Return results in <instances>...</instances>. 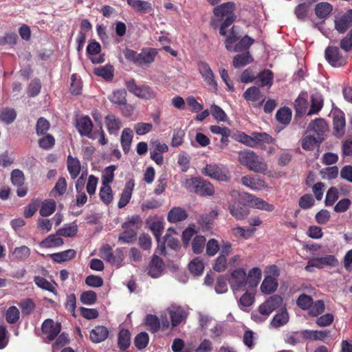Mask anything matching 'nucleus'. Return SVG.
<instances>
[{"instance_id":"35","label":"nucleus","mask_w":352,"mask_h":352,"mask_svg":"<svg viewBox=\"0 0 352 352\" xmlns=\"http://www.w3.org/2000/svg\"><path fill=\"white\" fill-rule=\"evenodd\" d=\"M133 188V184L131 182L126 184L118 204V206L120 208L124 207L129 202L132 195Z\"/></svg>"},{"instance_id":"3","label":"nucleus","mask_w":352,"mask_h":352,"mask_svg":"<svg viewBox=\"0 0 352 352\" xmlns=\"http://www.w3.org/2000/svg\"><path fill=\"white\" fill-rule=\"evenodd\" d=\"M231 289L234 296L239 292L244 291L248 285L246 271L243 268H237L233 270L229 278Z\"/></svg>"},{"instance_id":"24","label":"nucleus","mask_w":352,"mask_h":352,"mask_svg":"<svg viewBox=\"0 0 352 352\" xmlns=\"http://www.w3.org/2000/svg\"><path fill=\"white\" fill-rule=\"evenodd\" d=\"M255 300V294L250 290L245 292L238 300V305L243 311H248V308L253 305Z\"/></svg>"},{"instance_id":"38","label":"nucleus","mask_w":352,"mask_h":352,"mask_svg":"<svg viewBox=\"0 0 352 352\" xmlns=\"http://www.w3.org/2000/svg\"><path fill=\"white\" fill-rule=\"evenodd\" d=\"M76 255L74 250L69 249L58 253L50 254V257L53 261L57 263L67 261L73 258Z\"/></svg>"},{"instance_id":"25","label":"nucleus","mask_w":352,"mask_h":352,"mask_svg":"<svg viewBox=\"0 0 352 352\" xmlns=\"http://www.w3.org/2000/svg\"><path fill=\"white\" fill-rule=\"evenodd\" d=\"M315 13L320 19H327L333 10V6L328 2H320L315 6Z\"/></svg>"},{"instance_id":"63","label":"nucleus","mask_w":352,"mask_h":352,"mask_svg":"<svg viewBox=\"0 0 352 352\" xmlns=\"http://www.w3.org/2000/svg\"><path fill=\"white\" fill-rule=\"evenodd\" d=\"M94 73L99 76L102 77L106 80H111L113 78V68L110 65H105L104 67L96 68Z\"/></svg>"},{"instance_id":"37","label":"nucleus","mask_w":352,"mask_h":352,"mask_svg":"<svg viewBox=\"0 0 352 352\" xmlns=\"http://www.w3.org/2000/svg\"><path fill=\"white\" fill-rule=\"evenodd\" d=\"M255 232V229L243 227H234L231 229V234L236 238H243L245 239L250 238Z\"/></svg>"},{"instance_id":"56","label":"nucleus","mask_w":352,"mask_h":352,"mask_svg":"<svg viewBox=\"0 0 352 352\" xmlns=\"http://www.w3.org/2000/svg\"><path fill=\"white\" fill-rule=\"evenodd\" d=\"M309 309V314L311 316L316 317L324 312V303L322 300H316L315 302H312Z\"/></svg>"},{"instance_id":"64","label":"nucleus","mask_w":352,"mask_h":352,"mask_svg":"<svg viewBox=\"0 0 352 352\" xmlns=\"http://www.w3.org/2000/svg\"><path fill=\"white\" fill-rule=\"evenodd\" d=\"M254 42V40L248 36H245L234 45V52H240L248 49Z\"/></svg>"},{"instance_id":"59","label":"nucleus","mask_w":352,"mask_h":352,"mask_svg":"<svg viewBox=\"0 0 352 352\" xmlns=\"http://www.w3.org/2000/svg\"><path fill=\"white\" fill-rule=\"evenodd\" d=\"M204 270V263L198 258L193 259L189 263V270L194 275H196V276L201 275L203 273Z\"/></svg>"},{"instance_id":"21","label":"nucleus","mask_w":352,"mask_h":352,"mask_svg":"<svg viewBox=\"0 0 352 352\" xmlns=\"http://www.w3.org/2000/svg\"><path fill=\"white\" fill-rule=\"evenodd\" d=\"M329 331L303 330L300 331L302 339L310 340H324L329 335Z\"/></svg>"},{"instance_id":"28","label":"nucleus","mask_w":352,"mask_h":352,"mask_svg":"<svg viewBox=\"0 0 352 352\" xmlns=\"http://www.w3.org/2000/svg\"><path fill=\"white\" fill-rule=\"evenodd\" d=\"M105 124L109 133L111 134H116L122 126L120 119L113 114L106 116Z\"/></svg>"},{"instance_id":"50","label":"nucleus","mask_w":352,"mask_h":352,"mask_svg":"<svg viewBox=\"0 0 352 352\" xmlns=\"http://www.w3.org/2000/svg\"><path fill=\"white\" fill-rule=\"evenodd\" d=\"M131 343L130 332L126 329H122L118 335V346L120 349H127Z\"/></svg>"},{"instance_id":"10","label":"nucleus","mask_w":352,"mask_h":352,"mask_svg":"<svg viewBox=\"0 0 352 352\" xmlns=\"http://www.w3.org/2000/svg\"><path fill=\"white\" fill-rule=\"evenodd\" d=\"M199 71L206 84L212 91L217 90V82L214 80V74L210 66L206 63L199 64Z\"/></svg>"},{"instance_id":"9","label":"nucleus","mask_w":352,"mask_h":352,"mask_svg":"<svg viewBox=\"0 0 352 352\" xmlns=\"http://www.w3.org/2000/svg\"><path fill=\"white\" fill-rule=\"evenodd\" d=\"M325 58L334 67H340L345 64V59L336 46H329L325 50Z\"/></svg>"},{"instance_id":"44","label":"nucleus","mask_w":352,"mask_h":352,"mask_svg":"<svg viewBox=\"0 0 352 352\" xmlns=\"http://www.w3.org/2000/svg\"><path fill=\"white\" fill-rule=\"evenodd\" d=\"M311 107L307 113V116H311L318 113L323 106V100L320 94H314L311 98Z\"/></svg>"},{"instance_id":"11","label":"nucleus","mask_w":352,"mask_h":352,"mask_svg":"<svg viewBox=\"0 0 352 352\" xmlns=\"http://www.w3.org/2000/svg\"><path fill=\"white\" fill-rule=\"evenodd\" d=\"M245 200L250 207L265 210L267 212H271L274 209L273 205L266 202L261 198L256 197L249 193L245 194Z\"/></svg>"},{"instance_id":"39","label":"nucleus","mask_w":352,"mask_h":352,"mask_svg":"<svg viewBox=\"0 0 352 352\" xmlns=\"http://www.w3.org/2000/svg\"><path fill=\"white\" fill-rule=\"evenodd\" d=\"M253 61V58L248 52L238 54L233 58V66L235 68L244 67Z\"/></svg>"},{"instance_id":"8","label":"nucleus","mask_w":352,"mask_h":352,"mask_svg":"<svg viewBox=\"0 0 352 352\" xmlns=\"http://www.w3.org/2000/svg\"><path fill=\"white\" fill-rule=\"evenodd\" d=\"M283 303V298L274 295L258 307V312L261 315L269 316L274 310L278 308Z\"/></svg>"},{"instance_id":"57","label":"nucleus","mask_w":352,"mask_h":352,"mask_svg":"<svg viewBox=\"0 0 352 352\" xmlns=\"http://www.w3.org/2000/svg\"><path fill=\"white\" fill-rule=\"evenodd\" d=\"M201 179L200 177H192L190 179H186L183 182V186L187 189L190 192H197V191H199L198 190L199 185L201 184Z\"/></svg>"},{"instance_id":"22","label":"nucleus","mask_w":352,"mask_h":352,"mask_svg":"<svg viewBox=\"0 0 352 352\" xmlns=\"http://www.w3.org/2000/svg\"><path fill=\"white\" fill-rule=\"evenodd\" d=\"M109 335L108 329L104 326H97L89 333V338L94 343H100L105 340Z\"/></svg>"},{"instance_id":"47","label":"nucleus","mask_w":352,"mask_h":352,"mask_svg":"<svg viewBox=\"0 0 352 352\" xmlns=\"http://www.w3.org/2000/svg\"><path fill=\"white\" fill-rule=\"evenodd\" d=\"M324 138L314 137V135H307L302 139V147L307 151L314 150L317 143L322 142Z\"/></svg>"},{"instance_id":"1","label":"nucleus","mask_w":352,"mask_h":352,"mask_svg":"<svg viewBox=\"0 0 352 352\" xmlns=\"http://www.w3.org/2000/svg\"><path fill=\"white\" fill-rule=\"evenodd\" d=\"M239 162L246 166L250 170L257 173L269 174L268 166L265 160L250 150L241 151L239 153Z\"/></svg>"},{"instance_id":"19","label":"nucleus","mask_w":352,"mask_h":352,"mask_svg":"<svg viewBox=\"0 0 352 352\" xmlns=\"http://www.w3.org/2000/svg\"><path fill=\"white\" fill-rule=\"evenodd\" d=\"M157 54L154 49H146L138 54L136 65L146 66L153 63Z\"/></svg>"},{"instance_id":"15","label":"nucleus","mask_w":352,"mask_h":352,"mask_svg":"<svg viewBox=\"0 0 352 352\" xmlns=\"http://www.w3.org/2000/svg\"><path fill=\"white\" fill-rule=\"evenodd\" d=\"M327 130L328 125L326 121L322 118H316L309 124L307 131L308 133H314L317 135L318 138H323V134Z\"/></svg>"},{"instance_id":"41","label":"nucleus","mask_w":352,"mask_h":352,"mask_svg":"<svg viewBox=\"0 0 352 352\" xmlns=\"http://www.w3.org/2000/svg\"><path fill=\"white\" fill-rule=\"evenodd\" d=\"M16 118V112L12 108H3L0 111V120L6 124H10Z\"/></svg>"},{"instance_id":"5","label":"nucleus","mask_w":352,"mask_h":352,"mask_svg":"<svg viewBox=\"0 0 352 352\" xmlns=\"http://www.w3.org/2000/svg\"><path fill=\"white\" fill-rule=\"evenodd\" d=\"M167 312L170 315L173 327H176L185 322L188 316L187 309L175 304L170 305L167 308Z\"/></svg>"},{"instance_id":"7","label":"nucleus","mask_w":352,"mask_h":352,"mask_svg":"<svg viewBox=\"0 0 352 352\" xmlns=\"http://www.w3.org/2000/svg\"><path fill=\"white\" fill-rule=\"evenodd\" d=\"M100 256L112 265L120 266L123 260L121 251L118 250L114 255L112 253V248L109 245H104L100 248Z\"/></svg>"},{"instance_id":"30","label":"nucleus","mask_w":352,"mask_h":352,"mask_svg":"<svg viewBox=\"0 0 352 352\" xmlns=\"http://www.w3.org/2000/svg\"><path fill=\"white\" fill-rule=\"evenodd\" d=\"M150 228L158 243L157 250L160 254H163L165 250V246L164 243H160V237L163 230L162 223L160 221L153 222Z\"/></svg>"},{"instance_id":"58","label":"nucleus","mask_w":352,"mask_h":352,"mask_svg":"<svg viewBox=\"0 0 352 352\" xmlns=\"http://www.w3.org/2000/svg\"><path fill=\"white\" fill-rule=\"evenodd\" d=\"M206 243V238L204 236L197 235L192 242V249L194 253L200 254L202 252Z\"/></svg>"},{"instance_id":"60","label":"nucleus","mask_w":352,"mask_h":352,"mask_svg":"<svg viewBox=\"0 0 352 352\" xmlns=\"http://www.w3.org/2000/svg\"><path fill=\"white\" fill-rule=\"evenodd\" d=\"M198 190L196 193L203 196H211L214 192V187L211 184L201 179V184L199 185Z\"/></svg>"},{"instance_id":"4","label":"nucleus","mask_w":352,"mask_h":352,"mask_svg":"<svg viewBox=\"0 0 352 352\" xmlns=\"http://www.w3.org/2000/svg\"><path fill=\"white\" fill-rule=\"evenodd\" d=\"M128 91L139 98L143 100H152L156 97V91L147 85H138L134 80H130L126 82Z\"/></svg>"},{"instance_id":"23","label":"nucleus","mask_w":352,"mask_h":352,"mask_svg":"<svg viewBox=\"0 0 352 352\" xmlns=\"http://www.w3.org/2000/svg\"><path fill=\"white\" fill-rule=\"evenodd\" d=\"M188 217L186 211L180 207L173 208L168 213L167 220L172 223H175L185 220Z\"/></svg>"},{"instance_id":"18","label":"nucleus","mask_w":352,"mask_h":352,"mask_svg":"<svg viewBox=\"0 0 352 352\" xmlns=\"http://www.w3.org/2000/svg\"><path fill=\"white\" fill-rule=\"evenodd\" d=\"M241 183L245 186L253 190H261L265 188L264 181L257 177L245 175L241 177Z\"/></svg>"},{"instance_id":"40","label":"nucleus","mask_w":352,"mask_h":352,"mask_svg":"<svg viewBox=\"0 0 352 352\" xmlns=\"http://www.w3.org/2000/svg\"><path fill=\"white\" fill-rule=\"evenodd\" d=\"M99 196L104 204H110L113 199V191L110 185L102 184L100 188Z\"/></svg>"},{"instance_id":"31","label":"nucleus","mask_w":352,"mask_h":352,"mask_svg":"<svg viewBox=\"0 0 352 352\" xmlns=\"http://www.w3.org/2000/svg\"><path fill=\"white\" fill-rule=\"evenodd\" d=\"M229 210L232 216L237 220L245 219L250 214L248 209L236 204L230 205L229 206Z\"/></svg>"},{"instance_id":"12","label":"nucleus","mask_w":352,"mask_h":352,"mask_svg":"<svg viewBox=\"0 0 352 352\" xmlns=\"http://www.w3.org/2000/svg\"><path fill=\"white\" fill-rule=\"evenodd\" d=\"M335 28L340 34L344 33L352 26V9L347 10L343 15L335 19Z\"/></svg>"},{"instance_id":"36","label":"nucleus","mask_w":352,"mask_h":352,"mask_svg":"<svg viewBox=\"0 0 352 352\" xmlns=\"http://www.w3.org/2000/svg\"><path fill=\"white\" fill-rule=\"evenodd\" d=\"M128 3L136 11L146 13L152 10L151 4L146 1L127 0Z\"/></svg>"},{"instance_id":"29","label":"nucleus","mask_w":352,"mask_h":352,"mask_svg":"<svg viewBox=\"0 0 352 352\" xmlns=\"http://www.w3.org/2000/svg\"><path fill=\"white\" fill-rule=\"evenodd\" d=\"M133 138V132L129 128L124 129L121 135L120 142L123 151L128 153Z\"/></svg>"},{"instance_id":"33","label":"nucleus","mask_w":352,"mask_h":352,"mask_svg":"<svg viewBox=\"0 0 352 352\" xmlns=\"http://www.w3.org/2000/svg\"><path fill=\"white\" fill-rule=\"evenodd\" d=\"M333 124L335 135L338 138L342 137L345 131V118L344 115L338 114L335 116Z\"/></svg>"},{"instance_id":"54","label":"nucleus","mask_w":352,"mask_h":352,"mask_svg":"<svg viewBox=\"0 0 352 352\" xmlns=\"http://www.w3.org/2000/svg\"><path fill=\"white\" fill-rule=\"evenodd\" d=\"M210 112L217 122H227L228 120L225 111L216 104L210 107Z\"/></svg>"},{"instance_id":"14","label":"nucleus","mask_w":352,"mask_h":352,"mask_svg":"<svg viewBox=\"0 0 352 352\" xmlns=\"http://www.w3.org/2000/svg\"><path fill=\"white\" fill-rule=\"evenodd\" d=\"M61 330V324L59 322L55 323L52 319L45 320L42 324V331L47 335L50 340H54Z\"/></svg>"},{"instance_id":"27","label":"nucleus","mask_w":352,"mask_h":352,"mask_svg":"<svg viewBox=\"0 0 352 352\" xmlns=\"http://www.w3.org/2000/svg\"><path fill=\"white\" fill-rule=\"evenodd\" d=\"M63 244V240L56 234H50L40 243L43 248H52L59 247Z\"/></svg>"},{"instance_id":"55","label":"nucleus","mask_w":352,"mask_h":352,"mask_svg":"<svg viewBox=\"0 0 352 352\" xmlns=\"http://www.w3.org/2000/svg\"><path fill=\"white\" fill-rule=\"evenodd\" d=\"M19 305L21 309L22 313L25 315L31 314L36 307L34 302L31 298H25L21 300Z\"/></svg>"},{"instance_id":"42","label":"nucleus","mask_w":352,"mask_h":352,"mask_svg":"<svg viewBox=\"0 0 352 352\" xmlns=\"http://www.w3.org/2000/svg\"><path fill=\"white\" fill-rule=\"evenodd\" d=\"M56 204L52 199H46L41 203L39 213L43 217L51 215L56 210Z\"/></svg>"},{"instance_id":"43","label":"nucleus","mask_w":352,"mask_h":352,"mask_svg":"<svg viewBox=\"0 0 352 352\" xmlns=\"http://www.w3.org/2000/svg\"><path fill=\"white\" fill-rule=\"evenodd\" d=\"M257 83L261 87L267 86L270 87L272 85L273 74L271 71L266 69L261 72L256 77Z\"/></svg>"},{"instance_id":"26","label":"nucleus","mask_w":352,"mask_h":352,"mask_svg":"<svg viewBox=\"0 0 352 352\" xmlns=\"http://www.w3.org/2000/svg\"><path fill=\"white\" fill-rule=\"evenodd\" d=\"M67 170L72 179H76L81 170L80 162L77 157H74L72 155L67 157Z\"/></svg>"},{"instance_id":"61","label":"nucleus","mask_w":352,"mask_h":352,"mask_svg":"<svg viewBox=\"0 0 352 352\" xmlns=\"http://www.w3.org/2000/svg\"><path fill=\"white\" fill-rule=\"evenodd\" d=\"M174 232V230L169 229L164 236V241L162 243H164V245L166 243L168 247L173 250H177L179 247V242L177 239L172 236V234Z\"/></svg>"},{"instance_id":"62","label":"nucleus","mask_w":352,"mask_h":352,"mask_svg":"<svg viewBox=\"0 0 352 352\" xmlns=\"http://www.w3.org/2000/svg\"><path fill=\"white\" fill-rule=\"evenodd\" d=\"M286 324V312L282 311L280 313L276 314L274 318H272L270 327L278 329Z\"/></svg>"},{"instance_id":"51","label":"nucleus","mask_w":352,"mask_h":352,"mask_svg":"<svg viewBox=\"0 0 352 352\" xmlns=\"http://www.w3.org/2000/svg\"><path fill=\"white\" fill-rule=\"evenodd\" d=\"M234 138L236 141L241 142L248 146L254 147V140L252 134L248 135L243 132H237L234 135Z\"/></svg>"},{"instance_id":"2","label":"nucleus","mask_w":352,"mask_h":352,"mask_svg":"<svg viewBox=\"0 0 352 352\" xmlns=\"http://www.w3.org/2000/svg\"><path fill=\"white\" fill-rule=\"evenodd\" d=\"M234 10L235 3L231 1L222 3L213 9L215 17L219 20L223 21L219 29L221 35L226 36V29L236 20V16L234 13Z\"/></svg>"},{"instance_id":"20","label":"nucleus","mask_w":352,"mask_h":352,"mask_svg":"<svg viewBox=\"0 0 352 352\" xmlns=\"http://www.w3.org/2000/svg\"><path fill=\"white\" fill-rule=\"evenodd\" d=\"M76 126L81 135L89 136L93 124L89 117L83 116L77 120Z\"/></svg>"},{"instance_id":"32","label":"nucleus","mask_w":352,"mask_h":352,"mask_svg":"<svg viewBox=\"0 0 352 352\" xmlns=\"http://www.w3.org/2000/svg\"><path fill=\"white\" fill-rule=\"evenodd\" d=\"M278 287L277 280L271 276H267L263 280L261 285V291L265 294L274 292Z\"/></svg>"},{"instance_id":"13","label":"nucleus","mask_w":352,"mask_h":352,"mask_svg":"<svg viewBox=\"0 0 352 352\" xmlns=\"http://www.w3.org/2000/svg\"><path fill=\"white\" fill-rule=\"evenodd\" d=\"M243 96L247 101L254 102L256 107H260L265 100L264 95L261 93L259 88L255 86L246 89Z\"/></svg>"},{"instance_id":"34","label":"nucleus","mask_w":352,"mask_h":352,"mask_svg":"<svg viewBox=\"0 0 352 352\" xmlns=\"http://www.w3.org/2000/svg\"><path fill=\"white\" fill-rule=\"evenodd\" d=\"M261 275L262 272L260 268L254 267L250 270L247 275L248 285L249 287H256L261 278Z\"/></svg>"},{"instance_id":"6","label":"nucleus","mask_w":352,"mask_h":352,"mask_svg":"<svg viewBox=\"0 0 352 352\" xmlns=\"http://www.w3.org/2000/svg\"><path fill=\"white\" fill-rule=\"evenodd\" d=\"M204 173L219 181L226 182L230 178L228 175V170L223 166H219L217 164H208L204 170Z\"/></svg>"},{"instance_id":"49","label":"nucleus","mask_w":352,"mask_h":352,"mask_svg":"<svg viewBox=\"0 0 352 352\" xmlns=\"http://www.w3.org/2000/svg\"><path fill=\"white\" fill-rule=\"evenodd\" d=\"M126 91L124 89H118L114 91L109 96V100L114 104L122 105L126 102Z\"/></svg>"},{"instance_id":"16","label":"nucleus","mask_w":352,"mask_h":352,"mask_svg":"<svg viewBox=\"0 0 352 352\" xmlns=\"http://www.w3.org/2000/svg\"><path fill=\"white\" fill-rule=\"evenodd\" d=\"M164 263L162 260L157 256H153L148 267V274L152 278L160 277L164 270Z\"/></svg>"},{"instance_id":"46","label":"nucleus","mask_w":352,"mask_h":352,"mask_svg":"<svg viewBox=\"0 0 352 352\" xmlns=\"http://www.w3.org/2000/svg\"><path fill=\"white\" fill-rule=\"evenodd\" d=\"M307 106V100L305 98L299 96L294 102V108L296 110V120H297L298 118H300L306 113Z\"/></svg>"},{"instance_id":"53","label":"nucleus","mask_w":352,"mask_h":352,"mask_svg":"<svg viewBox=\"0 0 352 352\" xmlns=\"http://www.w3.org/2000/svg\"><path fill=\"white\" fill-rule=\"evenodd\" d=\"M116 166L111 165L104 168L102 173V184L110 185L114 178V171Z\"/></svg>"},{"instance_id":"48","label":"nucleus","mask_w":352,"mask_h":352,"mask_svg":"<svg viewBox=\"0 0 352 352\" xmlns=\"http://www.w3.org/2000/svg\"><path fill=\"white\" fill-rule=\"evenodd\" d=\"M5 318L8 323H16L20 318L19 309L16 306H10L5 311Z\"/></svg>"},{"instance_id":"17","label":"nucleus","mask_w":352,"mask_h":352,"mask_svg":"<svg viewBox=\"0 0 352 352\" xmlns=\"http://www.w3.org/2000/svg\"><path fill=\"white\" fill-rule=\"evenodd\" d=\"M311 263L312 265H315V267L322 269L327 266L336 267L338 265V261L333 255H327L312 258Z\"/></svg>"},{"instance_id":"52","label":"nucleus","mask_w":352,"mask_h":352,"mask_svg":"<svg viewBox=\"0 0 352 352\" xmlns=\"http://www.w3.org/2000/svg\"><path fill=\"white\" fill-rule=\"evenodd\" d=\"M12 255L16 259L25 261L30 256V250L26 245L17 247L14 248Z\"/></svg>"},{"instance_id":"45","label":"nucleus","mask_w":352,"mask_h":352,"mask_svg":"<svg viewBox=\"0 0 352 352\" xmlns=\"http://www.w3.org/2000/svg\"><path fill=\"white\" fill-rule=\"evenodd\" d=\"M240 34L236 31L235 27H232L229 34L226 36V48L228 51L234 52L235 43L240 38Z\"/></svg>"}]
</instances>
